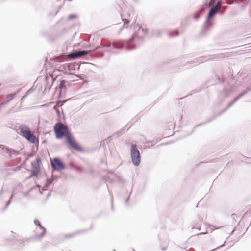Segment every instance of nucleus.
<instances>
[{
  "label": "nucleus",
  "instance_id": "4",
  "mask_svg": "<svg viewBox=\"0 0 251 251\" xmlns=\"http://www.w3.org/2000/svg\"><path fill=\"white\" fill-rule=\"evenodd\" d=\"M131 156L133 164L136 166L139 165L140 163V155L136 145H132L131 146Z\"/></svg>",
  "mask_w": 251,
  "mask_h": 251
},
{
  "label": "nucleus",
  "instance_id": "15",
  "mask_svg": "<svg viewBox=\"0 0 251 251\" xmlns=\"http://www.w3.org/2000/svg\"><path fill=\"white\" fill-rule=\"evenodd\" d=\"M124 22V24H128L129 23V21H128L126 19H125L123 20Z\"/></svg>",
  "mask_w": 251,
  "mask_h": 251
},
{
  "label": "nucleus",
  "instance_id": "8",
  "mask_svg": "<svg viewBox=\"0 0 251 251\" xmlns=\"http://www.w3.org/2000/svg\"><path fill=\"white\" fill-rule=\"evenodd\" d=\"M37 164V166L35 167V168L33 169V175H36L40 171V167H39V163L38 160H37V162L35 163Z\"/></svg>",
  "mask_w": 251,
  "mask_h": 251
},
{
  "label": "nucleus",
  "instance_id": "1",
  "mask_svg": "<svg viewBox=\"0 0 251 251\" xmlns=\"http://www.w3.org/2000/svg\"><path fill=\"white\" fill-rule=\"evenodd\" d=\"M54 131L57 139H60L63 137L67 139L72 134L68 126L61 122L54 125Z\"/></svg>",
  "mask_w": 251,
  "mask_h": 251
},
{
  "label": "nucleus",
  "instance_id": "9",
  "mask_svg": "<svg viewBox=\"0 0 251 251\" xmlns=\"http://www.w3.org/2000/svg\"><path fill=\"white\" fill-rule=\"evenodd\" d=\"M63 104V103L61 101H58L57 103V105L54 106V109H56L57 107L61 106Z\"/></svg>",
  "mask_w": 251,
  "mask_h": 251
},
{
  "label": "nucleus",
  "instance_id": "16",
  "mask_svg": "<svg viewBox=\"0 0 251 251\" xmlns=\"http://www.w3.org/2000/svg\"><path fill=\"white\" fill-rule=\"evenodd\" d=\"M35 223L36 224V225H38L41 226V225H40V223H39V221L38 220H35Z\"/></svg>",
  "mask_w": 251,
  "mask_h": 251
},
{
  "label": "nucleus",
  "instance_id": "2",
  "mask_svg": "<svg viewBox=\"0 0 251 251\" xmlns=\"http://www.w3.org/2000/svg\"><path fill=\"white\" fill-rule=\"evenodd\" d=\"M19 129L23 136L26 138L29 142L33 144L39 143L38 139L31 133L27 126L24 125H21Z\"/></svg>",
  "mask_w": 251,
  "mask_h": 251
},
{
  "label": "nucleus",
  "instance_id": "14",
  "mask_svg": "<svg viewBox=\"0 0 251 251\" xmlns=\"http://www.w3.org/2000/svg\"><path fill=\"white\" fill-rule=\"evenodd\" d=\"M215 0H210V1H209V5L211 6L212 5H213L214 4V3L215 2Z\"/></svg>",
  "mask_w": 251,
  "mask_h": 251
},
{
  "label": "nucleus",
  "instance_id": "11",
  "mask_svg": "<svg viewBox=\"0 0 251 251\" xmlns=\"http://www.w3.org/2000/svg\"><path fill=\"white\" fill-rule=\"evenodd\" d=\"M73 67V65L71 64H66L64 65L63 68L65 69L66 68H70L71 67Z\"/></svg>",
  "mask_w": 251,
  "mask_h": 251
},
{
  "label": "nucleus",
  "instance_id": "5",
  "mask_svg": "<svg viewBox=\"0 0 251 251\" xmlns=\"http://www.w3.org/2000/svg\"><path fill=\"white\" fill-rule=\"evenodd\" d=\"M51 162L52 167L55 170H61L64 168L63 163L58 158H53Z\"/></svg>",
  "mask_w": 251,
  "mask_h": 251
},
{
  "label": "nucleus",
  "instance_id": "10",
  "mask_svg": "<svg viewBox=\"0 0 251 251\" xmlns=\"http://www.w3.org/2000/svg\"><path fill=\"white\" fill-rule=\"evenodd\" d=\"M15 97V94H11L7 96V99H9V100H12Z\"/></svg>",
  "mask_w": 251,
  "mask_h": 251
},
{
  "label": "nucleus",
  "instance_id": "12",
  "mask_svg": "<svg viewBox=\"0 0 251 251\" xmlns=\"http://www.w3.org/2000/svg\"><path fill=\"white\" fill-rule=\"evenodd\" d=\"M142 30L144 33V34H146L147 32V29H144V28H141V27H139V30Z\"/></svg>",
  "mask_w": 251,
  "mask_h": 251
},
{
  "label": "nucleus",
  "instance_id": "13",
  "mask_svg": "<svg viewBox=\"0 0 251 251\" xmlns=\"http://www.w3.org/2000/svg\"><path fill=\"white\" fill-rule=\"evenodd\" d=\"M76 16L75 15H70L69 16V19H73V18H76Z\"/></svg>",
  "mask_w": 251,
  "mask_h": 251
},
{
  "label": "nucleus",
  "instance_id": "6",
  "mask_svg": "<svg viewBox=\"0 0 251 251\" xmlns=\"http://www.w3.org/2000/svg\"><path fill=\"white\" fill-rule=\"evenodd\" d=\"M221 2H218L215 7H214L211 9V10H210L209 14H208V17H211L213 16L220 9V7H221Z\"/></svg>",
  "mask_w": 251,
  "mask_h": 251
},
{
  "label": "nucleus",
  "instance_id": "17",
  "mask_svg": "<svg viewBox=\"0 0 251 251\" xmlns=\"http://www.w3.org/2000/svg\"><path fill=\"white\" fill-rule=\"evenodd\" d=\"M135 38V35H133L132 38L128 41V42H131Z\"/></svg>",
  "mask_w": 251,
  "mask_h": 251
},
{
  "label": "nucleus",
  "instance_id": "3",
  "mask_svg": "<svg viewBox=\"0 0 251 251\" xmlns=\"http://www.w3.org/2000/svg\"><path fill=\"white\" fill-rule=\"evenodd\" d=\"M66 142L74 150L78 152L83 151V148L75 141L72 134L66 139Z\"/></svg>",
  "mask_w": 251,
  "mask_h": 251
},
{
  "label": "nucleus",
  "instance_id": "7",
  "mask_svg": "<svg viewBox=\"0 0 251 251\" xmlns=\"http://www.w3.org/2000/svg\"><path fill=\"white\" fill-rule=\"evenodd\" d=\"M87 54V51H80L73 53H71L69 55V56L72 58H76L82 56L83 55H86Z\"/></svg>",
  "mask_w": 251,
  "mask_h": 251
}]
</instances>
